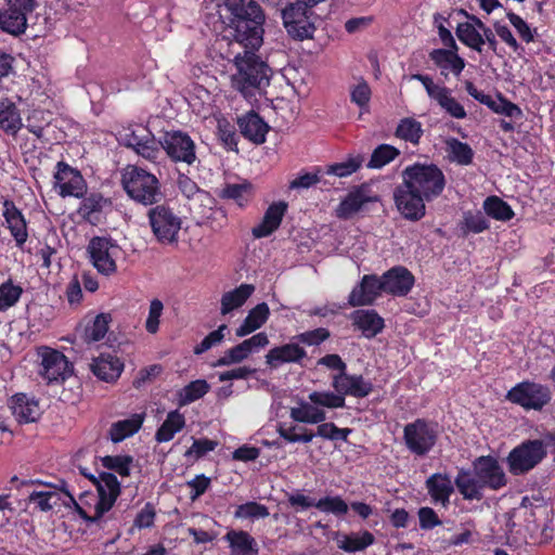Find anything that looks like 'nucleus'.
<instances>
[{
    "mask_svg": "<svg viewBox=\"0 0 555 555\" xmlns=\"http://www.w3.org/2000/svg\"><path fill=\"white\" fill-rule=\"evenodd\" d=\"M422 134V124L413 118H403L396 129V135L398 138L413 144L418 143Z\"/></svg>",
    "mask_w": 555,
    "mask_h": 555,
    "instance_id": "obj_47",
    "label": "nucleus"
},
{
    "mask_svg": "<svg viewBox=\"0 0 555 555\" xmlns=\"http://www.w3.org/2000/svg\"><path fill=\"white\" fill-rule=\"evenodd\" d=\"M425 487L433 503L440 504L443 507L449 506L450 498L454 492V483L448 474L435 473L430 475L425 481Z\"/></svg>",
    "mask_w": 555,
    "mask_h": 555,
    "instance_id": "obj_24",
    "label": "nucleus"
},
{
    "mask_svg": "<svg viewBox=\"0 0 555 555\" xmlns=\"http://www.w3.org/2000/svg\"><path fill=\"white\" fill-rule=\"evenodd\" d=\"M22 288L20 286L13 285L11 281H8L0 285V311L5 310L12 306H14L21 295Z\"/></svg>",
    "mask_w": 555,
    "mask_h": 555,
    "instance_id": "obj_60",
    "label": "nucleus"
},
{
    "mask_svg": "<svg viewBox=\"0 0 555 555\" xmlns=\"http://www.w3.org/2000/svg\"><path fill=\"white\" fill-rule=\"evenodd\" d=\"M308 8L300 3H291L282 10L283 24L291 37L299 40L312 37L315 28L310 21L311 12Z\"/></svg>",
    "mask_w": 555,
    "mask_h": 555,
    "instance_id": "obj_11",
    "label": "nucleus"
},
{
    "mask_svg": "<svg viewBox=\"0 0 555 555\" xmlns=\"http://www.w3.org/2000/svg\"><path fill=\"white\" fill-rule=\"evenodd\" d=\"M400 154L399 150L389 144H380L372 152L367 167L379 169L392 162Z\"/></svg>",
    "mask_w": 555,
    "mask_h": 555,
    "instance_id": "obj_45",
    "label": "nucleus"
},
{
    "mask_svg": "<svg viewBox=\"0 0 555 555\" xmlns=\"http://www.w3.org/2000/svg\"><path fill=\"white\" fill-rule=\"evenodd\" d=\"M217 446V441L208 438L194 439L192 446L185 451L184 456L195 462L205 456L208 452L214 451Z\"/></svg>",
    "mask_w": 555,
    "mask_h": 555,
    "instance_id": "obj_58",
    "label": "nucleus"
},
{
    "mask_svg": "<svg viewBox=\"0 0 555 555\" xmlns=\"http://www.w3.org/2000/svg\"><path fill=\"white\" fill-rule=\"evenodd\" d=\"M254 292L253 284L243 283L234 289L223 293L220 300V313L227 315L243 307Z\"/></svg>",
    "mask_w": 555,
    "mask_h": 555,
    "instance_id": "obj_30",
    "label": "nucleus"
},
{
    "mask_svg": "<svg viewBox=\"0 0 555 555\" xmlns=\"http://www.w3.org/2000/svg\"><path fill=\"white\" fill-rule=\"evenodd\" d=\"M473 469L483 488L499 491L508 483V478L495 456L481 455L476 457L473 462Z\"/></svg>",
    "mask_w": 555,
    "mask_h": 555,
    "instance_id": "obj_10",
    "label": "nucleus"
},
{
    "mask_svg": "<svg viewBox=\"0 0 555 555\" xmlns=\"http://www.w3.org/2000/svg\"><path fill=\"white\" fill-rule=\"evenodd\" d=\"M506 398L527 411H541L551 402L552 392L546 385L526 380L514 386Z\"/></svg>",
    "mask_w": 555,
    "mask_h": 555,
    "instance_id": "obj_7",
    "label": "nucleus"
},
{
    "mask_svg": "<svg viewBox=\"0 0 555 555\" xmlns=\"http://www.w3.org/2000/svg\"><path fill=\"white\" fill-rule=\"evenodd\" d=\"M409 79L421 81L428 98L436 102L449 116L456 119H464L467 116L464 106L452 96V91L448 87L435 83L428 75L413 74Z\"/></svg>",
    "mask_w": 555,
    "mask_h": 555,
    "instance_id": "obj_9",
    "label": "nucleus"
},
{
    "mask_svg": "<svg viewBox=\"0 0 555 555\" xmlns=\"http://www.w3.org/2000/svg\"><path fill=\"white\" fill-rule=\"evenodd\" d=\"M291 418L304 424H321L326 420V413L314 405L304 402L298 408L291 409Z\"/></svg>",
    "mask_w": 555,
    "mask_h": 555,
    "instance_id": "obj_39",
    "label": "nucleus"
},
{
    "mask_svg": "<svg viewBox=\"0 0 555 555\" xmlns=\"http://www.w3.org/2000/svg\"><path fill=\"white\" fill-rule=\"evenodd\" d=\"M224 5L232 15L228 26L233 38L230 43L234 67L230 76L231 88L251 101L264 92L272 74L268 64L256 54L263 42L264 13L255 0H225Z\"/></svg>",
    "mask_w": 555,
    "mask_h": 555,
    "instance_id": "obj_1",
    "label": "nucleus"
},
{
    "mask_svg": "<svg viewBox=\"0 0 555 555\" xmlns=\"http://www.w3.org/2000/svg\"><path fill=\"white\" fill-rule=\"evenodd\" d=\"M112 322L109 313L98 314L92 324L86 327V337L89 341H100L104 338Z\"/></svg>",
    "mask_w": 555,
    "mask_h": 555,
    "instance_id": "obj_53",
    "label": "nucleus"
},
{
    "mask_svg": "<svg viewBox=\"0 0 555 555\" xmlns=\"http://www.w3.org/2000/svg\"><path fill=\"white\" fill-rule=\"evenodd\" d=\"M8 406L18 424L35 423L41 415L39 400L25 392L13 395L8 400Z\"/></svg>",
    "mask_w": 555,
    "mask_h": 555,
    "instance_id": "obj_19",
    "label": "nucleus"
},
{
    "mask_svg": "<svg viewBox=\"0 0 555 555\" xmlns=\"http://www.w3.org/2000/svg\"><path fill=\"white\" fill-rule=\"evenodd\" d=\"M331 333L325 327H318L312 331L300 333L296 336L297 340L307 346H319L328 339Z\"/></svg>",
    "mask_w": 555,
    "mask_h": 555,
    "instance_id": "obj_63",
    "label": "nucleus"
},
{
    "mask_svg": "<svg viewBox=\"0 0 555 555\" xmlns=\"http://www.w3.org/2000/svg\"><path fill=\"white\" fill-rule=\"evenodd\" d=\"M311 403L328 409H339L345 406V398L341 391H312L308 396Z\"/></svg>",
    "mask_w": 555,
    "mask_h": 555,
    "instance_id": "obj_46",
    "label": "nucleus"
},
{
    "mask_svg": "<svg viewBox=\"0 0 555 555\" xmlns=\"http://www.w3.org/2000/svg\"><path fill=\"white\" fill-rule=\"evenodd\" d=\"M121 183L137 204L150 206L163 198L158 179L141 167L128 166L122 172Z\"/></svg>",
    "mask_w": 555,
    "mask_h": 555,
    "instance_id": "obj_3",
    "label": "nucleus"
},
{
    "mask_svg": "<svg viewBox=\"0 0 555 555\" xmlns=\"http://www.w3.org/2000/svg\"><path fill=\"white\" fill-rule=\"evenodd\" d=\"M225 331H228V325L221 324L217 330L210 332L199 344L194 347V354H203L209 349L219 346L224 339Z\"/></svg>",
    "mask_w": 555,
    "mask_h": 555,
    "instance_id": "obj_55",
    "label": "nucleus"
},
{
    "mask_svg": "<svg viewBox=\"0 0 555 555\" xmlns=\"http://www.w3.org/2000/svg\"><path fill=\"white\" fill-rule=\"evenodd\" d=\"M159 145L173 162L191 165L196 159L194 141L184 132H166L158 142Z\"/></svg>",
    "mask_w": 555,
    "mask_h": 555,
    "instance_id": "obj_12",
    "label": "nucleus"
},
{
    "mask_svg": "<svg viewBox=\"0 0 555 555\" xmlns=\"http://www.w3.org/2000/svg\"><path fill=\"white\" fill-rule=\"evenodd\" d=\"M321 168L319 167H315L312 171L300 170L288 181L285 188V194L288 197L297 196L301 192L315 186L321 182Z\"/></svg>",
    "mask_w": 555,
    "mask_h": 555,
    "instance_id": "obj_33",
    "label": "nucleus"
},
{
    "mask_svg": "<svg viewBox=\"0 0 555 555\" xmlns=\"http://www.w3.org/2000/svg\"><path fill=\"white\" fill-rule=\"evenodd\" d=\"M506 16L526 43L534 40L537 29H531L527 22L514 12H507Z\"/></svg>",
    "mask_w": 555,
    "mask_h": 555,
    "instance_id": "obj_64",
    "label": "nucleus"
},
{
    "mask_svg": "<svg viewBox=\"0 0 555 555\" xmlns=\"http://www.w3.org/2000/svg\"><path fill=\"white\" fill-rule=\"evenodd\" d=\"M54 189L62 197H82L87 185L82 175L64 162H59L54 173Z\"/></svg>",
    "mask_w": 555,
    "mask_h": 555,
    "instance_id": "obj_13",
    "label": "nucleus"
},
{
    "mask_svg": "<svg viewBox=\"0 0 555 555\" xmlns=\"http://www.w3.org/2000/svg\"><path fill=\"white\" fill-rule=\"evenodd\" d=\"M285 211L286 210H266L260 223L253 228V236L255 238H262L271 235L281 225Z\"/></svg>",
    "mask_w": 555,
    "mask_h": 555,
    "instance_id": "obj_40",
    "label": "nucleus"
},
{
    "mask_svg": "<svg viewBox=\"0 0 555 555\" xmlns=\"http://www.w3.org/2000/svg\"><path fill=\"white\" fill-rule=\"evenodd\" d=\"M429 57L441 68L442 75H447L446 69H451L455 76H460L465 67L464 59L457 54L455 49H434L430 51Z\"/></svg>",
    "mask_w": 555,
    "mask_h": 555,
    "instance_id": "obj_31",
    "label": "nucleus"
},
{
    "mask_svg": "<svg viewBox=\"0 0 555 555\" xmlns=\"http://www.w3.org/2000/svg\"><path fill=\"white\" fill-rule=\"evenodd\" d=\"M178 188L186 198L197 199L201 206L205 205L206 201L210 202L209 194L201 190L194 181L184 175L179 176Z\"/></svg>",
    "mask_w": 555,
    "mask_h": 555,
    "instance_id": "obj_48",
    "label": "nucleus"
},
{
    "mask_svg": "<svg viewBox=\"0 0 555 555\" xmlns=\"http://www.w3.org/2000/svg\"><path fill=\"white\" fill-rule=\"evenodd\" d=\"M352 324L362 331L366 338H373L385 327L384 319L376 310H356L351 313Z\"/></svg>",
    "mask_w": 555,
    "mask_h": 555,
    "instance_id": "obj_27",
    "label": "nucleus"
},
{
    "mask_svg": "<svg viewBox=\"0 0 555 555\" xmlns=\"http://www.w3.org/2000/svg\"><path fill=\"white\" fill-rule=\"evenodd\" d=\"M297 426L289 425L287 426L285 423H280L276 427V431L281 438L285 441L295 443V442H311L314 438V433L307 428H301V433H296Z\"/></svg>",
    "mask_w": 555,
    "mask_h": 555,
    "instance_id": "obj_49",
    "label": "nucleus"
},
{
    "mask_svg": "<svg viewBox=\"0 0 555 555\" xmlns=\"http://www.w3.org/2000/svg\"><path fill=\"white\" fill-rule=\"evenodd\" d=\"M0 128L15 134L22 128V118L15 103L9 99H0Z\"/></svg>",
    "mask_w": 555,
    "mask_h": 555,
    "instance_id": "obj_37",
    "label": "nucleus"
},
{
    "mask_svg": "<svg viewBox=\"0 0 555 555\" xmlns=\"http://www.w3.org/2000/svg\"><path fill=\"white\" fill-rule=\"evenodd\" d=\"M438 437L437 423L426 418H416L403 428L404 444L416 456L427 455L436 446Z\"/></svg>",
    "mask_w": 555,
    "mask_h": 555,
    "instance_id": "obj_6",
    "label": "nucleus"
},
{
    "mask_svg": "<svg viewBox=\"0 0 555 555\" xmlns=\"http://www.w3.org/2000/svg\"><path fill=\"white\" fill-rule=\"evenodd\" d=\"M332 386L336 391H341L343 397L365 398L373 391V384L358 374H337L333 377Z\"/></svg>",
    "mask_w": 555,
    "mask_h": 555,
    "instance_id": "obj_21",
    "label": "nucleus"
},
{
    "mask_svg": "<svg viewBox=\"0 0 555 555\" xmlns=\"http://www.w3.org/2000/svg\"><path fill=\"white\" fill-rule=\"evenodd\" d=\"M382 205L380 196L371 183L352 186L338 208H363L364 206Z\"/></svg>",
    "mask_w": 555,
    "mask_h": 555,
    "instance_id": "obj_23",
    "label": "nucleus"
},
{
    "mask_svg": "<svg viewBox=\"0 0 555 555\" xmlns=\"http://www.w3.org/2000/svg\"><path fill=\"white\" fill-rule=\"evenodd\" d=\"M454 486L464 500L480 501L483 499V486L479 478L470 470L461 468L454 479Z\"/></svg>",
    "mask_w": 555,
    "mask_h": 555,
    "instance_id": "obj_29",
    "label": "nucleus"
},
{
    "mask_svg": "<svg viewBox=\"0 0 555 555\" xmlns=\"http://www.w3.org/2000/svg\"><path fill=\"white\" fill-rule=\"evenodd\" d=\"M7 8L0 9V29L12 36L26 31L27 18L37 7V0H5Z\"/></svg>",
    "mask_w": 555,
    "mask_h": 555,
    "instance_id": "obj_8",
    "label": "nucleus"
},
{
    "mask_svg": "<svg viewBox=\"0 0 555 555\" xmlns=\"http://www.w3.org/2000/svg\"><path fill=\"white\" fill-rule=\"evenodd\" d=\"M305 358H307V351L304 347L296 343H288L270 349L266 354V363L271 369H278L285 363L301 364Z\"/></svg>",
    "mask_w": 555,
    "mask_h": 555,
    "instance_id": "obj_22",
    "label": "nucleus"
},
{
    "mask_svg": "<svg viewBox=\"0 0 555 555\" xmlns=\"http://www.w3.org/2000/svg\"><path fill=\"white\" fill-rule=\"evenodd\" d=\"M89 480L98 491L99 511L109 512L121 493V485L115 474L101 472L99 476L90 475Z\"/></svg>",
    "mask_w": 555,
    "mask_h": 555,
    "instance_id": "obj_15",
    "label": "nucleus"
},
{
    "mask_svg": "<svg viewBox=\"0 0 555 555\" xmlns=\"http://www.w3.org/2000/svg\"><path fill=\"white\" fill-rule=\"evenodd\" d=\"M363 162L362 155H350L344 162L328 165L325 172L339 178L349 177L361 168Z\"/></svg>",
    "mask_w": 555,
    "mask_h": 555,
    "instance_id": "obj_44",
    "label": "nucleus"
},
{
    "mask_svg": "<svg viewBox=\"0 0 555 555\" xmlns=\"http://www.w3.org/2000/svg\"><path fill=\"white\" fill-rule=\"evenodd\" d=\"M384 293L382 276L365 274L361 278L348 296L351 307L371 306Z\"/></svg>",
    "mask_w": 555,
    "mask_h": 555,
    "instance_id": "obj_16",
    "label": "nucleus"
},
{
    "mask_svg": "<svg viewBox=\"0 0 555 555\" xmlns=\"http://www.w3.org/2000/svg\"><path fill=\"white\" fill-rule=\"evenodd\" d=\"M546 455V446L542 440L528 439L509 451L505 463L512 476H524L535 468Z\"/></svg>",
    "mask_w": 555,
    "mask_h": 555,
    "instance_id": "obj_4",
    "label": "nucleus"
},
{
    "mask_svg": "<svg viewBox=\"0 0 555 555\" xmlns=\"http://www.w3.org/2000/svg\"><path fill=\"white\" fill-rule=\"evenodd\" d=\"M210 389L205 379L190 382L178 392V402L180 406L188 405L203 398Z\"/></svg>",
    "mask_w": 555,
    "mask_h": 555,
    "instance_id": "obj_41",
    "label": "nucleus"
},
{
    "mask_svg": "<svg viewBox=\"0 0 555 555\" xmlns=\"http://www.w3.org/2000/svg\"><path fill=\"white\" fill-rule=\"evenodd\" d=\"M38 357V374L51 384H62L74 373V364L60 350L49 346H39L36 349Z\"/></svg>",
    "mask_w": 555,
    "mask_h": 555,
    "instance_id": "obj_5",
    "label": "nucleus"
},
{
    "mask_svg": "<svg viewBox=\"0 0 555 555\" xmlns=\"http://www.w3.org/2000/svg\"><path fill=\"white\" fill-rule=\"evenodd\" d=\"M121 140L126 146L149 160L154 162L159 154L158 142L146 127L135 126L125 130Z\"/></svg>",
    "mask_w": 555,
    "mask_h": 555,
    "instance_id": "obj_14",
    "label": "nucleus"
},
{
    "mask_svg": "<svg viewBox=\"0 0 555 555\" xmlns=\"http://www.w3.org/2000/svg\"><path fill=\"white\" fill-rule=\"evenodd\" d=\"M249 357L242 343L228 349L222 357H220L211 365L217 366H230L232 364L241 363Z\"/></svg>",
    "mask_w": 555,
    "mask_h": 555,
    "instance_id": "obj_59",
    "label": "nucleus"
},
{
    "mask_svg": "<svg viewBox=\"0 0 555 555\" xmlns=\"http://www.w3.org/2000/svg\"><path fill=\"white\" fill-rule=\"evenodd\" d=\"M150 223L153 233L162 243L177 241L181 229V219L172 214V210H149Z\"/></svg>",
    "mask_w": 555,
    "mask_h": 555,
    "instance_id": "obj_18",
    "label": "nucleus"
},
{
    "mask_svg": "<svg viewBox=\"0 0 555 555\" xmlns=\"http://www.w3.org/2000/svg\"><path fill=\"white\" fill-rule=\"evenodd\" d=\"M374 541V535L370 531L364 530L361 533L343 534L337 545L347 553H356L364 551L366 547L371 546Z\"/></svg>",
    "mask_w": 555,
    "mask_h": 555,
    "instance_id": "obj_38",
    "label": "nucleus"
},
{
    "mask_svg": "<svg viewBox=\"0 0 555 555\" xmlns=\"http://www.w3.org/2000/svg\"><path fill=\"white\" fill-rule=\"evenodd\" d=\"M144 422V414H132L129 418L114 422L108 430V438L114 443H119L137 434Z\"/></svg>",
    "mask_w": 555,
    "mask_h": 555,
    "instance_id": "obj_32",
    "label": "nucleus"
},
{
    "mask_svg": "<svg viewBox=\"0 0 555 555\" xmlns=\"http://www.w3.org/2000/svg\"><path fill=\"white\" fill-rule=\"evenodd\" d=\"M218 135L224 147L230 151H237V135L230 122L225 120L218 122Z\"/></svg>",
    "mask_w": 555,
    "mask_h": 555,
    "instance_id": "obj_62",
    "label": "nucleus"
},
{
    "mask_svg": "<svg viewBox=\"0 0 555 555\" xmlns=\"http://www.w3.org/2000/svg\"><path fill=\"white\" fill-rule=\"evenodd\" d=\"M384 293L392 297H405L414 287L415 276L404 266H395L382 275Z\"/></svg>",
    "mask_w": 555,
    "mask_h": 555,
    "instance_id": "obj_17",
    "label": "nucleus"
},
{
    "mask_svg": "<svg viewBox=\"0 0 555 555\" xmlns=\"http://www.w3.org/2000/svg\"><path fill=\"white\" fill-rule=\"evenodd\" d=\"M456 36L459 40L466 47L481 53L483 47L482 35L475 25L465 22L460 23L456 27Z\"/></svg>",
    "mask_w": 555,
    "mask_h": 555,
    "instance_id": "obj_42",
    "label": "nucleus"
},
{
    "mask_svg": "<svg viewBox=\"0 0 555 555\" xmlns=\"http://www.w3.org/2000/svg\"><path fill=\"white\" fill-rule=\"evenodd\" d=\"M315 508L323 513L343 516L348 512V504L339 496H325L317 501Z\"/></svg>",
    "mask_w": 555,
    "mask_h": 555,
    "instance_id": "obj_56",
    "label": "nucleus"
},
{
    "mask_svg": "<svg viewBox=\"0 0 555 555\" xmlns=\"http://www.w3.org/2000/svg\"><path fill=\"white\" fill-rule=\"evenodd\" d=\"M490 109H492L496 114H501L511 118H520L522 116V112L516 104L511 101L504 99L501 95H498L496 99L489 95V100L485 103Z\"/></svg>",
    "mask_w": 555,
    "mask_h": 555,
    "instance_id": "obj_51",
    "label": "nucleus"
},
{
    "mask_svg": "<svg viewBox=\"0 0 555 555\" xmlns=\"http://www.w3.org/2000/svg\"><path fill=\"white\" fill-rule=\"evenodd\" d=\"M59 494L55 490L33 491L28 495V502L40 512H49L57 504Z\"/></svg>",
    "mask_w": 555,
    "mask_h": 555,
    "instance_id": "obj_52",
    "label": "nucleus"
},
{
    "mask_svg": "<svg viewBox=\"0 0 555 555\" xmlns=\"http://www.w3.org/2000/svg\"><path fill=\"white\" fill-rule=\"evenodd\" d=\"M268 516V507L255 501L238 505L234 512L235 518H266Z\"/></svg>",
    "mask_w": 555,
    "mask_h": 555,
    "instance_id": "obj_57",
    "label": "nucleus"
},
{
    "mask_svg": "<svg viewBox=\"0 0 555 555\" xmlns=\"http://www.w3.org/2000/svg\"><path fill=\"white\" fill-rule=\"evenodd\" d=\"M403 182L393 192L397 208H425V202L438 197L446 185L443 172L436 165L415 163L402 171Z\"/></svg>",
    "mask_w": 555,
    "mask_h": 555,
    "instance_id": "obj_2",
    "label": "nucleus"
},
{
    "mask_svg": "<svg viewBox=\"0 0 555 555\" xmlns=\"http://www.w3.org/2000/svg\"><path fill=\"white\" fill-rule=\"evenodd\" d=\"M3 217L16 247L23 249L28 238V229L22 210H3Z\"/></svg>",
    "mask_w": 555,
    "mask_h": 555,
    "instance_id": "obj_35",
    "label": "nucleus"
},
{
    "mask_svg": "<svg viewBox=\"0 0 555 555\" xmlns=\"http://www.w3.org/2000/svg\"><path fill=\"white\" fill-rule=\"evenodd\" d=\"M450 158L460 165H469L473 162L474 152L472 147L457 139L448 141Z\"/></svg>",
    "mask_w": 555,
    "mask_h": 555,
    "instance_id": "obj_50",
    "label": "nucleus"
},
{
    "mask_svg": "<svg viewBox=\"0 0 555 555\" xmlns=\"http://www.w3.org/2000/svg\"><path fill=\"white\" fill-rule=\"evenodd\" d=\"M223 539L229 543L231 555H258L259 546L255 538L244 530H229Z\"/></svg>",
    "mask_w": 555,
    "mask_h": 555,
    "instance_id": "obj_28",
    "label": "nucleus"
},
{
    "mask_svg": "<svg viewBox=\"0 0 555 555\" xmlns=\"http://www.w3.org/2000/svg\"><path fill=\"white\" fill-rule=\"evenodd\" d=\"M185 426V417L179 410L170 411L163 424L155 433V440L158 443L168 442L175 435L181 431Z\"/></svg>",
    "mask_w": 555,
    "mask_h": 555,
    "instance_id": "obj_36",
    "label": "nucleus"
},
{
    "mask_svg": "<svg viewBox=\"0 0 555 555\" xmlns=\"http://www.w3.org/2000/svg\"><path fill=\"white\" fill-rule=\"evenodd\" d=\"M91 372L101 380L115 382L124 371V362L115 354L101 353L90 364Z\"/></svg>",
    "mask_w": 555,
    "mask_h": 555,
    "instance_id": "obj_25",
    "label": "nucleus"
},
{
    "mask_svg": "<svg viewBox=\"0 0 555 555\" xmlns=\"http://www.w3.org/2000/svg\"><path fill=\"white\" fill-rule=\"evenodd\" d=\"M133 462V456L129 454L105 455L101 457V463L104 468L111 470V473L113 472V474L116 473L121 477H129L131 475Z\"/></svg>",
    "mask_w": 555,
    "mask_h": 555,
    "instance_id": "obj_43",
    "label": "nucleus"
},
{
    "mask_svg": "<svg viewBox=\"0 0 555 555\" xmlns=\"http://www.w3.org/2000/svg\"><path fill=\"white\" fill-rule=\"evenodd\" d=\"M489 228V222L486 212L481 210H466L463 219L457 223V236L467 237L469 234H478Z\"/></svg>",
    "mask_w": 555,
    "mask_h": 555,
    "instance_id": "obj_34",
    "label": "nucleus"
},
{
    "mask_svg": "<svg viewBox=\"0 0 555 555\" xmlns=\"http://www.w3.org/2000/svg\"><path fill=\"white\" fill-rule=\"evenodd\" d=\"M241 133L255 144H262L269 131L268 124L255 112H249L237 120Z\"/></svg>",
    "mask_w": 555,
    "mask_h": 555,
    "instance_id": "obj_26",
    "label": "nucleus"
},
{
    "mask_svg": "<svg viewBox=\"0 0 555 555\" xmlns=\"http://www.w3.org/2000/svg\"><path fill=\"white\" fill-rule=\"evenodd\" d=\"M164 305L162 300L155 298L150 302L149 315L145 321V330L150 334H155L159 328V321L163 314Z\"/></svg>",
    "mask_w": 555,
    "mask_h": 555,
    "instance_id": "obj_61",
    "label": "nucleus"
},
{
    "mask_svg": "<svg viewBox=\"0 0 555 555\" xmlns=\"http://www.w3.org/2000/svg\"><path fill=\"white\" fill-rule=\"evenodd\" d=\"M371 95V88L369 83L363 79L350 88V100L352 103L359 106L361 114L369 112Z\"/></svg>",
    "mask_w": 555,
    "mask_h": 555,
    "instance_id": "obj_54",
    "label": "nucleus"
},
{
    "mask_svg": "<svg viewBox=\"0 0 555 555\" xmlns=\"http://www.w3.org/2000/svg\"><path fill=\"white\" fill-rule=\"evenodd\" d=\"M111 241L105 237L95 236L88 245L90 260L99 273L103 275H112L117 270L116 261L113 259L109 248Z\"/></svg>",
    "mask_w": 555,
    "mask_h": 555,
    "instance_id": "obj_20",
    "label": "nucleus"
}]
</instances>
